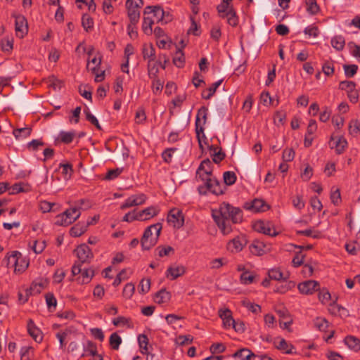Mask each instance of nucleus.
<instances>
[{"instance_id": "obj_42", "label": "nucleus", "mask_w": 360, "mask_h": 360, "mask_svg": "<svg viewBox=\"0 0 360 360\" xmlns=\"http://www.w3.org/2000/svg\"><path fill=\"white\" fill-rule=\"evenodd\" d=\"M82 25L86 32H89L94 27V20L88 14H84L82 18Z\"/></svg>"}, {"instance_id": "obj_7", "label": "nucleus", "mask_w": 360, "mask_h": 360, "mask_svg": "<svg viewBox=\"0 0 360 360\" xmlns=\"http://www.w3.org/2000/svg\"><path fill=\"white\" fill-rule=\"evenodd\" d=\"M13 266H14V272L21 274L25 271L29 266V262L22 257V254L18 251H13L11 253Z\"/></svg>"}, {"instance_id": "obj_53", "label": "nucleus", "mask_w": 360, "mask_h": 360, "mask_svg": "<svg viewBox=\"0 0 360 360\" xmlns=\"http://www.w3.org/2000/svg\"><path fill=\"white\" fill-rule=\"evenodd\" d=\"M91 86L88 85L82 86L80 85L79 86V92L84 98L87 100L92 101V94L91 91Z\"/></svg>"}, {"instance_id": "obj_32", "label": "nucleus", "mask_w": 360, "mask_h": 360, "mask_svg": "<svg viewBox=\"0 0 360 360\" xmlns=\"http://www.w3.org/2000/svg\"><path fill=\"white\" fill-rule=\"evenodd\" d=\"M173 63L179 68H183L185 64L184 53L181 49L177 48L174 57L173 58Z\"/></svg>"}, {"instance_id": "obj_12", "label": "nucleus", "mask_w": 360, "mask_h": 360, "mask_svg": "<svg viewBox=\"0 0 360 360\" xmlns=\"http://www.w3.org/2000/svg\"><path fill=\"white\" fill-rule=\"evenodd\" d=\"M15 30L16 36L22 38L28 32V25L26 18L21 15H15Z\"/></svg>"}, {"instance_id": "obj_11", "label": "nucleus", "mask_w": 360, "mask_h": 360, "mask_svg": "<svg viewBox=\"0 0 360 360\" xmlns=\"http://www.w3.org/2000/svg\"><path fill=\"white\" fill-rule=\"evenodd\" d=\"M75 251L77 252L78 261L81 263H89L90 260L94 257L91 250L85 243L78 245Z\"/></svg>"}, {"instance_id": "obj_10", "label": "nucleus", "mask_w": 360, "mask_h": 360, "mask_svg": "<svg viewBox=\"0 0 360 360\" xmlns=\"http://www.w3.org/2000/svg\"><path fill=\"white\" fill-rule=\"evenodd\" d=\"M252 227L255 231L269 236H276L278 234L275 229L272 231L273 225L270 221L259 220L254 223Z\"/></svg>"}, {"instance_id": "obj_9", "label": "nucleus", "mask_w": 360, "mask_h": 360, "mask_svg": "<svg viewBox=\"0 0 360 360\" xmlns=\"http://www.w3.org/2000/svg\"><path fill=\"white\" fill-rule=\"evenodd\" d=\"M297 288L301 294L312 295L314 292L320 290L319 282L314 280H308L300 283Z\"/></svg>"}, {"instance_id": "obj_48", "label": "nucleus", "mask_w": 360, "mask_h": 360, "mask_svg": "<svg viewBox=\"0 0 360 360\" xmlns=\"http://www.w3.org/2000/svg\"><path fill=\"white\" fill-rule=\"evenodd\" d=\"M138 342L139 345L141 349V352L142 354L146 353L148 351V338L147 335L144 334H141L138 337Z\"/></svg>"}, {"instance_id": "obj_57", "label": "nucleus", "mask_w": 360, "mask_h": 360, "mask_svg": "<svg viewBox=\"0 0 360 360\" xmlns=\"http://www.w3.org/2000/svg\"><path fill=\"white\" fill-rule=\"evenodd\" d=\"M360 131V122L358 120H352L349 124V133L356 135Z\"/></svg>"}, {"instance_id": "obj_14", "label": "nucleus", "mask_w": 360, "mask_h": 360, "mask_svg": "<svg viewBox=\"0 0 360 360\" xmlns=\"http://www.w3.org/2000/svg\"><path fill=\"white\" fill-rule=\"evenodd\" d=\"M160 210L154 206L148 207L141 211L136 212V220L146 221L158 215Z\"/></svg>"}, {"instance_id": "obj_28", "label": "nucleus", "mask_w": 360, "mask_h": 360, "mask_svg": "<svg viewBox=\"0 0 360 360\" xmlns=\"http://www.w3.org/2000/svg\"><path fill=\"white\" fill-rule=\"evenodd\" d=\"M344 342L349 349L355 352L360 350V339L352 335H348L345 337Z\"/></svg>"}, {"instance_id": "obj_43", "label": "nucleus", "mask_w": 360, "mask_h": 360, "mask_svg": "<svg viewBox=\"0 0 360 360\" xmlns=\"http://www.w3.org/2000/svg\"><path fill=\"white\" fill-rule=\"evenodd\" d=\"M59 168L62 169V174L65 179H70L74 172L72 165L69 162L65 164L60 163Z\"/></svg>"}, {"instance_id": "obj_62", "label": "nucleus", "mask_w": 360, "mask_h": 360, "mask_svg": "<svg viewBox=\"0 0 360 360\" xmlns=\"http://www.w3.org/2000/svg\"><path fill=\"white\" fill-rule=\"evenodd\" d=\"M318 291H319V293H318L319 300L322 303H325V302H328L331 298L330 293L326 288H323Z\"/></svg>"}, {"instance_id": "obj_55", "label": "nucleus", "mask_w": 360, "mask_h": 360, "mask_svg": "<svg viewBox=\"0 0 360 360\" xmlns=\"http://www.w3.org/2000/svg\"><path fill=\"white\" fill-rule=\"evenodd\" d=\"M84 352H89L91 356H96L97 354L96 344L91 340H88L86 345H83Z\"/></svg>"}, {"instance_id": "obj_54", "label": "nucleus", "mask_w": 360, "mask_h": 360, "mask_svg": "<svg viewBox=\"0 0 360 360\" xmlns=\"http://www.w3.org/2000/svg\"><path fill=\"white\" fill-rule=\"evenodd\" d=\"M134 291H135L134 285L131 283H128L124 287V289L122 291V295L126 299H130L132 297V295H134Z\"/></svg>"}, {"instance_id": "obj_2", "label": "nucleus", "mask_w": 360, "mask_h": 360, "mask_svg": "<svg viewBox=\"0 0 360 360\" xmlns=\"http://www.w3.org/2000/svg\"><path fill=\"white\" fill-rule=\"evenodd\" d=\"M162 229V224L156 223L148 226L145 229L141 239V245L143 250H149L156 245Z\"/></svg>"}, {"instance_id": "obj_49", "label": "nucleus", "mask_w": 360, "mask_h": 360, "mask_svg": "<svg viewBox=\"0 0 360 360\" xmlns=\"http://www.w3.org/2000/svg\"><path fill=\"white\" fill-rule=\"evenodd\" d=\"M84 113L85 114L86 120H88L93 125H94L98 129L101 130V127L99 124L97 118L94 115L91 114L89 108L84 109Z\"/></svg>"}, {"instance_id": "obj_60", "label": "nucleus", "mask_w": 360, "mask_h": 360, "mask_svg": "<svg viewBox=\"0 0 360 360\" xmlns=\"http://www.w3.org/2000/svg\"><path fill=\"white\" fill-rule=\"evenodd\" d=\"M150 288V279H142L139 285V291L140 293L145 294Z\"/></svg>"}, {"instance_id": "obj_35", "label": "nucleus", "mask_w": 360, "mask_h": 360, "mask_svg": "<svg viewBox=\"0 0 360 360\" xmlns=\"http://www.w3.org/2000/svg\"><path fill=\"white\" fill-rule=\"evenodd\" d=\"M154 21L151 18L143 17L142 23V30L146 35H151L153 33L152 25Z\"/></svg>"}, {"instance_id": "obj_5", "label": "nucleus", "mask_w": 360, "mask_h": 360, "mask_svg": "<svg viewBox=\"0 0 360 360\" xmlns=\"http://www.w3.org/2000/svg\"><path fill=\"white\" fill-rule=\"evenodd\" d=\"M207 111L208 108L206 106H202L198 110L195 119V133L198 139L200 134H202V136L205 138L203 126L207 122Z\"/></svg>"}, {"instance_id": "obj_59", "label": "nucleus", "mask_w": 360, "mask_h": 360, "mask_svg": "<svg viewBox=\"0 0 360 360\" xmlns=\"http://www.w3.org/2000/svg\"><path fill=\"white\" fill-rule=\"evenodd\" d=\"M345 74L346 77H354L358 70V66L356 65L352 64V65H345L343 66Z\"/></svg>"}, {"instance_id": "obj_1", "label": "nucleus", "mask_w": 360, "mask_h": 360, "mask_svg": "<svg viewBox=\"0 0 360 360\" xmlns=\"http://www.w3.org/2000/svg\"><path fill=\"white\" fill-rule=\"evenodd\" d=\"M212 216L224 235H227L232 231L230 221L233 224H239L243 221L242 210L225 202L220 205L219 210L213 212Z\"/></svg>"}, {"instance_id": "obj_52", "label": "nucleus", "mask_w": 360, "mask_h": 360, "mask_svg": "<svg viewBox=\"0 0 360 360\" xmlns=\"http://www.w3.org/2000/svg\"><path fill=\"white\" fill-rule=\"evenodd\" d=\"M296 233L299 236H305L307 237H312L313 238H320L321 237V233L320 231H316L313 233L311 229L303 231H297Z\"/></svg>"}, {"instance_id": "obj_17", "label": "nucleus", "mask_w": 360, "mask_h": 360, "mask_svg": "<svg viewBox=\"0 0 360 360\" xmlns=\"http://www.w3.org/2000/svg\"><path fill=\"white\" fill-rule=\"evenodd\" d=\"M247 243V240L244 236H237L229 241L228 243L229 249L231 251L235 250L236 252H240L243 250L244 245Z\"/></svg>"}, {"instance_id": "obj_36", "label": "nucleus", "mask_w": 360, "mask_h": 360, "mask_svg": "<svg viewBox=\"0 0 360 360\" xmlns=\"http://www.w3.org/2000/svg\"><path fill=\"white\" fill-rule=\"evenodd\" d=\"M255 278L256 275L255 274L251 273L248 270H245L241 274L240 276V280L241 283L248 285L252 283L255 281Z\"/></svg>"}, {"instance_id": "obj_4", "label": "nucleus", "mask_w": 360, "mask_h": 360, "mask_svg": "<svg viewBox=\"0 0 360 360\" xmlns=\"http://www.w3.org/2000/svg\"><path fill=\"white\" fill-rule=\"evenodd\" d=\"M125 5L130 22L137 24L140 18L139 9L143 6V0H127Z\"/></svg>"}, {"instance_id": "obj_46", "label": "nucleus", "mask_w": 360, "mask_h": 360, "mask_svg": "<svg viewBox=\"0 0 360 360\" xmlns=\"http://www.w3.org/2000/svg\"><path fill=\"white\" fill-rule=\"evenodd\" d=\"M74 131H60L59 134L60 140L62 143L65 144L70 143L75 137Z\"/></svg>"}, {"instance_id": "obj_22", "label": "nucleus", "mask_w": 360, "mask_h": 360, "mask_svg": "<svg viewBox=\"0 0 360 360\" xmlns=\"http://www.w3.org/2000/svg\"><path fill=\"white\" fill-rule=\"evenodd\" d=\"M186 272V268L183 265L176 266H170L166 271V277L171 276V280L176 279L178 277L184 275Z\"/></svg>"}, {"instance_id": "obj_40", "label": "nucleus", "mask_w": 360, "mask_h": 360, "mask_svg": "<svg viewBox=\"0 0 360 360\" xmlns=\"http://www.w3.org/2000/svg\"><path fill=\"white\" fill-rule=\"evenodd\" d=\"M223 82V79H220L214 83H213L211 86H210L207 91H208V94L207 95L205 94V91L202 93V98L205 100L210 99L214 94H215L217 89L220 86L221 82Z\"/></svg>"}, {"instance_id": "obj_23", "label": "nucleus", "mask_w": 360, "mask_h": 360, "mask_svg": "<svg viewBox=\"0 0 360 360\" xmlns=\"http://www.w3.org/2000/svg\"><path fill=\"white\" fill-rule=\"evenodd\" d=\"M233 357L239 358L241 360H255L257 355L248 348H242L236 351L233 354Z\"/></svg>"}, {"instance_id": "obj_20", "label": "nucleus", "mask_w": 360, "mask_h": 360, "mask_svg": "<svg viewBox=\"0 0 360 360\" xmlns=\"http://www.w3.org/2000/svg\"><path fill=\"white\" fill-rule=\"evenodd\" d=\"M94 269L92 267L89 269L83 268L81 275L76 278V281L82 285L89 283L94 276Z\"/></svg>"}, {"instance_id": "obj_63", "label": "nucleus", "mask_w": 360, "mask_h": 360, "mask_svg": "<svg viewBox=\"0 0 360 360\" xmlns=\"http://www.w3.org/2000/svg\"><path fill=\"white\" fill-rule=\"evenodd\" d=\"M46 302L47 307L50 311H51V307H56L57 304V300L54 297L53 294L51 292L46 293L45 295Z\"/></svg>"}, {"instance_id": "obj_24", "label": "nucleus", "mask_w": 360, "mask_h": 360, "mask_svg": "<svg viewBox=\"0 0 360 360\" xmlns=\"http://www.w3.org/2000/svg\"><path fill=\"white\" fill-rule=\"evenodd\" d=\"M171 297L170 292L167 291L165 288H162L155 294L154 300L158 304H163L168 302Z\"/></svg>"}, {"instance_id": "obj_8", "label": "nucleus", "mask_w": 360, "mask_h": 360, "mask_svg": "<svg viewBox=\"0 0 360 360\" xmlns=\"http://www.w3.org/2000/svg\"><path fill=\"white\" fill-rule=\"evenodd\" d=\"M243 207L252 212H260L268 210L270 206L264 200L255 198L251 201L245 202Z\"/></svg>"}, {"instance_id": "obj_30", "label": "nucleus", "mask_w": 360, "mask_h": 360, "mask_svg": "<svg viewBox=\"0 0 360 360\" xmlns=\"http://www.w3.org/2000/svg\"><path fill=\"white\" fill-rule=\"evenodd\" d=\"M189 119L184 114L179 115L174 121V127L179 131H183L188 124Z\"/></svg>"}, {"instance_id": "obj_31", "label": "nucleus", "mask_w": 360, "mask_h": 360, "mask_svg": "<svg viewBox=\"0 0 360 360\" xmlns=\"http://www.w3.org/2000/svg\"><path fill=\"white\" fill-rule=\"evenodd\" d=\"M80 216V212H78L72 219H70V220L67 219V217H65L63 214H59L57 216V221L55 222V224L58 226H67L70 224H72L74 221H75Z\"/></svg>"}, {"instance_id": "obj_61", "label": "nucleus", "mask_w": 360, "mask_h": 360, "mask_svg": "<svg viewBox=\"0 0 360 360\" xmlns=\"http://www.w3.org/2000/svg\"><path fill=\"white\" fill-rule=\"evenodd\" d=\"M242 304L254 314H257L261 311V307L259 305L252 303L248 300H243Z\"/></svg>"}, {"instance_id": "obj_56", "label": "nucleus", "mask_w": 360, "mask_h": 360, "mask_svg": "<svg viewBox=\"0 0 360 360\" xmlns=\"http://www.w3.org/2000/svg\"><path fill=\"white\" fill-rule=\"evenodd\" d=\"M13 39L8 38H3L1 40V47L3 51L10 52L13 49Z\"/></svg>"}, {"instance_id": "obj_29", "label": "nucleus", "mask_w": 360, "mask_h": 360, "mask_svg": "<svg viewBox=\"0 0 360 360\" xmlns=\"http://www.w3.org/2000/svg\"><path fill=\"white\" fill-rule=\"evenodd\" d=\"M220 17L223 18L226 17L228 18V23L232 27H236L238 24V18L233 6L230 8L226 14L220 15Z\"/></svg>"}, {"instance_id": "obj_44", "label": "nucleus", "mask_w": 360, "mask_h": 360, "mask_svg": "<svg viewBox=\"0 0 360 360\" xmlns=\"http://www.w3.org/2000/svg\"><path fill=\"white\" fill-rule=\"evenodd\" d=\"M155 251L160 257L169 256L171 253H174V249L171 246L160 245L156 248Z\"/></svg>"}, {"instance_id": "obj_41", "label": "nucleus", "mask_w": 360, "mask_h": 360, "mask_svg": "<svg viewBox=\"0 0 360 360\" xmlns=\"http://www.w3.org/2000/svg\"><path fill=\"white\" fill-rule=\"evenodd\" d=\"M285 282L284 284H281L276 287V288L274 290L276 292L279 293H285L289 290H291L292 288H295V282L292 281H283Z\"/></svg>"}, {"instance_id": "obj_39", "label": "nucleus", "mask_w": 360, "mask_h": 360, "mask_svg": "<svg viewBox=\"0 0 360 360\" xmlns=\"http://www.w3.org/2000/svg\"><path fill=\"white\" fill-rule=\"evenodd\" d=\"M345 44V38L342 36H335L331 39L332 46L338 51H341L344 49Z\"/></svg>"}, {"instance_id": "obj_21", "label": "nucleus", "mask_w": 360, "mask_h": 360, "mask_svg": "<svg viewBox=\"0 0 360 360\" xmlns=\"http://www.w3.org/2000/svg\"><path fill=\"white\" fill-rule=\"evenodd\" d=\"M266 244L258 239L254 240L252 244L249 246L251 253L255 255H264L266 252Z\"/></svg>"}, {"instance_id": "obj_47", "label": "nucleus", "mask_w": 360, "mask_h": 360, "mask_svg": "<svg viewBox=\"0 0 360 360\" xmlns=\"http://www.w3.org/2000/svg\"><path fill=\"white\" fill-rule=\"evenodd\" d=\"M276 349L279 350H285L286 354H294L295 352L292 351L295 349V347L292 344H288L285 339H281L279 345L276 346Z\"/></svg>"}, {"instance_id": "obj_26", "label": "nucleus", "mask_w": 360, "mask_h": 360, "mask_svg": "<svg viewBox=\"0 0 360 360\" xmlns=\"http://www.w3.org/2000/svg\"><path fill=\"white\" fill-rule=\"evenodd\" d=\"M87 231V227L85 223L78 222L73 226L70 230V234L72 237H79Z\"/></svg>"}, {"instance_id": "obj_15", "label": "nucleus", "mask_w": 360, "mask_h": 360, "mask_svg": "<svg viewBox=\"0 0 360 360\" xmlns=\"http://www.w3.org/2000/svg\"><path fill=\"white\" fill-rule=\"evenodd\" d=\"M44 285L42 283H32L30 289L26 290V295L25 297L21 292H18V300L22 304L25 303L28 300V296L34 294H39L43 289Z\"/></svg>"}, {"instance_id": "obj_64", "label": "nucleus", "mask_w": 360, "mask_h": 360, "mask_svg": "<svg viewBox=\"0 0 360 360\" xmlns=\"http://www.w3.org/2000/svg\"><path fill=\"white\" fill-rule=\"evenodd\" d=\"M295 151L292 148H286L283 152L282 158L284 162L292 161L295 158Z\"/></svg>"}, {"instance_id": "obj_6", "label": "nucleus", "mask_w": 360, "mask_h": 360, "mask_svg": "<svg viewBox=\"0 0 360 360\" xmlns=\"http://www.w3.org/2000/svg\"><path fill=\"white\" fill-rule=\"evenodd\" d=\"M167 220L169 224H172L175 229H180L184 224V215L181 210L173 208L169 210Z\"/></svg>"}, {"instance_id": "obj_27", "label": "nucleus", "mask_w": 360, "mask_h": 360, "mask_svg": "<svg viewBox=\"0 0 360 360\" xmlns=\"http://www.w3.org/2000/svg\"><path fill=\"white\" fill-rule=\"evenodd\" d=\"M268 276L271 280L275 281H286L289 278V274L284 275L280 270V269H271L268 271Z\"/></svg>"}, {"instance_id": "obj_33", "label": "nucleus", "mask_w": 360, "mask_h": 360, "mask_svg": "<svg viewBox=\"0 0 360 360\" xmlns=\"http://www.w3.org/2000/svg\"><path fill=\"white\" fill-rule=\"evenodd\" d=\"M47 82H49V86L51 87L53 90H60L64 86V82L61 79H59L55 75H50L47 78Z\"/></svg>"}, {"instance_id": "obj_19", "label": "nucleus", "mask_w": 360, "mask_h": 360, "mask_svg": "<svg viewBox=\"0 0 360 360\" xmlns=\"http://www.w3.org/2000/svg\"><path fill=\"white\" fill-rule=\"evenodd\" d=\"M219 316L223 321V326L224 328H228L235 323V320L232 316V312L229 309L219 311Z\"/></svg>"}, {"instance_id": "obj_58", "label": "nucleus", "mask_w": 360, "mask_h": 360, "mask_svg": "<svg viewBox=\"0 0 360 360\" xmlns=\"http://www.w3.org/2000/svg\"><path fill=\"white\" fill-rule=\"evenodd\" d=\"M307 11L311 15H315L319 11V6L316 0H309L307 2Z\"/></svg>"}, {"instance_id": "obj_38", "label": "nucleus", "mask_w": 360, "mask_h": 360, "mask_svg": "<svg viewBox=\"0 0 360 360\" xmlns=\"http://www.w3.org/2000/svg\"><path fill=\"white\" fill-rule=\"evenodd\" d=\"M223 179L224 186L227 188V186H231L236 183L237 176L234 172L227 171L223 174Z\"/></svg>"}, {"instance_id": "obj_45", "label": "nucleus", "mask_w": 360, "mask_h": 360, "mask_svg": "<svg viewBox=\"0 0 360 360\" xmlns=\"http://www.w3.org/2000/svg\"><path fill=\"white\" fill-rule=\"evenodd\" d=\"M109 343L112 349L117 350L122 343V339L117 333H113L110 336Z\"/></svg>"}, {"instance_id": "obj_51", "label": "nucleus", "mask_w": 360, "mask_h": 360, "mask_svg": "<svg viewBox=\"0 0 360 360\" xmlns=\"http://www.w3.org/2000/svg\"><path fill=\"white\" fill-rule=\"evenodd\" d=\"M314 322L315 327L320 331H325L328 328V322L324 318L317 317Z\"/></svg>"}, {"instance_id": "obj_13", "label": "nucleus", "mask_w": 360, "mask_h": 360, "mask_svg": "<svg viewBox=\"0 0 360 360\" xmlns=\"http://www.w3.org/2000/svg\"><path fill=\"white\" fill-rule=\"evenodd\" d=\"M146 195L143 193L131 195L125 200V202L120 206V208L122 210H125L133 206L142 205L146 202Z\"/></svg>"}, {"instance_id": "obj_18", "label": "nucleus", "mask_w": 360, "mask_h": 360, "mask_svg": "<svg viewBox=\"0 0 360 360\" xmlns=\"http://www.w3.org/2000/svg\"><path fill=\"white\" fill-rule=\"evenodd\" d=\"M329 144L331 148H335V151L338 154L342 153L347 146V142L343 137H339L335 141V139L331 136Z\"/></svg>"}, {"instance_id": "obj_37", "label": "nucleus", "mask_w": 360, "mask_h": 360, "mask_svg": "<svg viewBox=\"0 0 360 360\" xmlns=\"http://www.w3.org/2000/svg\"><path fill=\"white\" fill-rule=\"evenodd\" d=\"M200 171L205 172V174H212L213 166L209 158H207L201 162L198 168V173L200 174Z\"/></svg>"}, {"instance_id": "obj_3", "label": "nucleus", "mask_w": 360, "mask_h": 360, "mask_svg": "<svg viewBox=\"0 0 360 360\" xmlns=\"http://www.w3.org/2000/svg\"><path fill=\"white\" fill-rule=\"evenodd\" d=\"M226 190V186H223L216 177L210 179L198 187L199 194L203 195H207L208 191L216 195H223Z\"/></svg>"}, {"instance_id": "obj_50", "label": "nucleus", "mask_w": 360, "mask_h": 360, "mask_svg": "<svg viewBox=\"0 0 360 360\" xmlns=\"http://www.w3.org/2000/svg\"><path fill=\"white\" fill-rule=\"evenodd\" d=\"M158 64L157 62L152 63V62H148V77L151 79L157 78L158 73L159 72Z\"/></svg>"}, {"instance_id": "obj_34", "label": "nucleus", "mask_w": 360, "mask_h": 360, "mask_svg": "<svg viewBox=\"0 0 360 360\" xmlns=\"http://www.w3.org/2000/svg\"><path fill=\"white\" fill-rule=\"evenodd\" d=\"M32 132V128L30 127H22L15 129L13 131V134L16 139L20 138H27L30 136Z\"/></svg>"}, {"instance_id": "obj_25", "label": "nucleus", "mask_w": 360, "mask_h": 360, "mask_svg": "<svg viewBox=\"0 0 360 360\" xmlns=\"http://www.w3.org/2000/svg\"><path fill=\"white\" fill-rule=\"evenodd\" d=\"M142 54L143 59H148V62H153L155 58V50L152 44L148 46L146 44L143 45Z\"/></svg>"}, {"instance_id": "obj_16", "label": "nucleus", "mask_w": 360, "mask_h": 360, "mask_svg": "<svg viewBox=\"0 0 360 360\" xmlns=\"http://www.w3.org/2000/svg\"><path fill=\"white\" fill-rule=\"evenodd\" d=\"M27 331L30 336L37 342L42 341L43 337L41 331L38 328L32 319L27 321Z\"/></svg>"}]
</instances>
